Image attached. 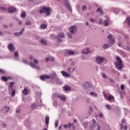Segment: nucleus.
I'll list each match as a JSON object with an SVG mask.
<instances>
[{
	"label": "nucleus",
	"instance_id": "nucleus-1",
	"mask_svg": "<svg viewBox=\"0 0 130 130\" xmlns=\"http://www.w3.org/2000/svg\"><path fill=\"white\" fill-rule=\"evenodd\" d=\"M51 12V8L50 7H43L42 10H40L39 13L42 14L43 13H46V16H50V12Z\"/></svg>",
	"mask_w": 130,
	"mask_h": 130
},
{
	"label": "nucleus",
	"instance_id": "nucleus-2",
	"mask_svg": "<svg viewBox=\"0 0 130 130\" xmlns=\"http://www.w3.org/2000/svg\"><path fill=\"white\" fill-rule=\"evenodd\" d=\"M95 60L96 63L99 64L100 66H101V64H102V62H103L104 60H105V58L101 57L99 55H97L95 57Z\"/></svg>",
	"mask_w": 130,
	"mask_h": 130
},
{
	"label": "nucleus",
	"instance_id": "nucleus-3",
	"mask_svg": "<svg viewBox=\"0 0 130 130\" xmlns=\"http://www.w3.org/2000/svg\"><path fill=\"white\" fill-rule=\"evenodd\" d=\"M23 62L25 64H29V66H30L31 68H32V69H36V64L33 63L32 61L29 63V61H28V60H26V59H23Z\"/></svg>",
	"mask_w": 130,
	"mask_h": 130
},
{
	"label": "nucleus",
	"instance_id": "nucleus-4",
	"mask_svg": "<svg viewBox=\"0 0 130 130\" xmlns=\"http://www.w3.org/2000/svg\"><path fill=\"white\" fill-rule=\"evenodd\" d=\"M115 66L118 71H121L123 66H122V62H115Z\"/></svg>",
	"mask_w": 130,
	"mask_h": 130
},
{
	"label": "nucleus",
	"instance_id": "nucleus-5",
	"mask_svg": "<svg viewBox=\"0 0 130 130\" xmlns=\"http://www.w3.org/2000/svg\"><path fill=\"white\" fill-rule=\"evenodd\" d=\"M69 31L72 34L75 35L77 33V26L73 25L69 28Z\"/></svg>",
	"mask_w": 130,
	"mask_h": 130
},
{
	"label": "nucleus",
	"instance_id": "nucleus-6",
	"mask_svg": "<svg viewBox=\"0 0 130 130\" xmlns=\"http://www.w3.org/2000/svg\"><path fill=\"white\" fill-rule=\"evenodd\" d=\"M64 4L66 8H67L69 12L72 13L73 12V10L72 9V6H71V4H70V3H69V0L65 1Z\"/></svg>",
	"mask_w": 130,
	"mask_h": 130
},
{
	"label": "nucleus",
	"instance_id": "nucleus-7",
	"mask_svg": "<svg viewBox=\"0 0 130 130\" xmlns=\"http://www.w3.org/2000/svg\"><path fill=\"white\" fill-rule=\"evenodd\" d=\"M83 88L84 89H88V88H92V84L90 82H85L82 85Z\"/></svg>",
	"mask_w": 130,
	"mask_h": 130
},
{
	"label": "nucleus",
	"instance_id": "nucleus-8",
	"mask_svg": "<svg viewBox=\"0 0 130 130\" xmlns=\"http://www.w3.org/2000/svg\"><path fill=\"white\" fill-rule=\"evenodd\" d=\"M25 31V28H21V30L20 32H15L14 34L15 36L16 37H19V36H21V35H23V32Z\"/></svg>",
	"mask_w": 130,
	"mask_h": 130
},
{
	"label": "nucleus",
	"instance_id": "nucleus-9",
	"mask_svg": "<svg viewBox=\"0 0 130 130\" xmlns=\"http://www.w3.org/2000/svg\"><path fill=\"white\" fill-rule=\"evenodd\" d=\"M61 73L62 74L63 77H65V78H70L71 77V75L65 71H61Z\"/></svg>",
	"mask_w": 130,
	"mask_h": 130
},
{
	"label": "nucleus",
	"instance_id": "nucleus-10",
	"mask_svg": "<svg viewBox=\"0 0 130 130\" xmlns=\"http://www.w3.org/2000/svg\"><path fill=\"white\" fill-rule=\"evenodd\" d=\"M49 79H56V81H59V79L57 77H56V74L54 73L53 74H51L50 76H49Z\"/></svg>",
	"mask_w": 130,
	"mask_h": 130
},
{
	"label": "nucleus",
	"instance_id": "nucleus-11",
	"mask_svg": "<svg viewBox=\"0 0 130 130\" xmlns=\"http://www.w3.org/2000/svg\"><path fill=\"white\" fill-rule=\"evenodd\" d=\"M45 79H49V75H44L41 76H40V79L42 81H45Z\"/></svg>",
	"mask_w": 130,
	"mask_h": 130
},
{
	"label": "nucleus",
	"instance_id": "nucleus-12",
	"mask_svg": "<svg viewBox=\"0 0 130 130\" xmlns=\"http://www.w3.org/2000/svg\"><path fill=\"white\" fill-rule=\"evenodd\" d=\"M8 49L10 50V51H14L15 50V48L14 47V45L12 43H10L8 45Z\"/></svg>",
	"mask_w": 130,
	"mask_h": 130
},
{
	"label": "nucleus",
	"instance_id": "nucleus-13",
	"mask_svg": "<svg viewBox=\"0 0 130 130\" xmlns=\"http://www.w3.org/2000/svg\"><path fill=\"white\" fill-rule=\"evenodd\" d=\"M8 12L9 13H15L16 12V9L13 7H10L8 9Z\"/></svg>",
	"mask_w": 130,
	"mask_h": 130
},
{
	"label": "nucleus",
	"instance_id": "nucleus-14",
	"mask_svg": "<svg viewBox=\"0 0 130 130\" xmlns=\"http://www.w3.org/2000/svg\"><path fill=\"white\" fill-rule=\"evenodd\" d=\"M58 98L60 99L61 101H66V100L67 99V98H66V96L63 95H60V94H59V96H58Z\"/></svg>",
	"mask_w": 130,
	"mask_h": 130
},
{
	"label": "nucleus",
	"instance_id": "nucleus-15",
	"mask_svg": "<svg viewBox=\"0 0 130 130\" xmlns=\"http://www.w3.org/2000/svg\"><path fill=\"white\" fill-rule=\"evenodd\" d=\"M45 123H46V126H47V127H48V124L49 123V116H46L45 117Z\"/></svg>",
	"mask_w": 130,
	"mask_h": 130
},
{
	"label": "nucleus",
	"instance_id": "nucleus-16",
	"mask_svg": "<svg viewBox=\"0 0 130 130\" xmlns=\"http://www.w3.org/2000/svg\"><path fill=\"white\" fill-rule=\"evenodd\" d=\"M63 90L64 91H70L71 90V87L68 85H66L63 87Z\"/></svg>",
	"mask_w": 130,
	"mask_h": 130
},
{
	"label": "nucleus",
	"instance_id": "nucleus-17",
	"mask_svg": "<svg viewBox=\"0 0 130 130\" xmlns=\"http://www.w3.org/2000/svg\"><path fill=\"white\" fill-rule=\"evenodd\" d=\"M108 101H114V96L112 95H110L108 96Z\"/></svg>",
	"mask_w": 130,
	"mask_h": 130
},
{
	"label": "nucleus",
	"instance_id": "nucleus-18",
	"mask_svg": "<svg viewBox=\"0 0 130 130\" xmlns=\"http://www.w3.org/2000/svg\"><path fill=\"white\" fill-rule=\"evenodd\" d=\"M67 54H69V55H74L76 52L74 50H70L66 53Z\"/></svg>",
	"mask_w": 130,
	"mask_h": 130
},
{
	"label": "nucleus",
	"instance_id": "nucleus-19",
	"mask_svg": "<svg viewBox=\"0 0 130 130\" xmlns=\"http://www.w3.org/2000/svg\"><path fill=\"white\" fill-rule=\"evenodd\" d=\"M14 85V82H11L10 83L9 85L8 86V90H12L13 89V85Z\"/></svg>",
	"mask_w": 130,
	"mask_h": 130
},
{
	"label": "nucleus",
	"instance_id": "nucleus-20",
	"mask_svg": "<svg viewBox=\"0 0 130 130\" xmlns=\"http://www.w3.org/2000/svg\"><path fill=\"white\" fill-rule=\"evenodd\" d=\"M22 93H23V95H28V89L24 88L22 90Z\"/></svg>",
	"mask_w": 130,
	"mask_h": 130
},
{
	"label": "nucleus",
	"instance_id": "nucleus-21",
	"mask_svg": "<svg viewBox=\"0 0 130 130\" xmlns=\"http://www.w3.org/2000/svg\"><path fill=\"white\" fill-rule=\"evenodd\" d=\"M96 12L98 13H100V14H101V15H103V11L102 10L101 8H98Z\"/></svg>",
	"mask_w": 130,
	"mask_h": 130
},
{
	"label": "nucleus",
	"instance_id": "nucleus-22",
	"mask_svg": "<svg viewBox=\"0 0 130 130\" xmlns=\"http://www.w3.org/2000/svg\"><path fill=\"white\" fill-rule=\"evenodd\" d=\"M9 91H11V95L13 97H14V96H15V94H16V90H15V89H9Z\"/></svg>",
	"mask_w": 130,
	"mask_h": 130
},
{
	"label": "nucleus",
	"instance_id": "nucleus-23",
	"mask_svg": "<svg viewBox=\"0 0 130 130\" xmlns=\"http://www.w3.org/2000/svg\"><path fill=\"white\" fill-rule=\"evenodd\" d=\"M89 94L90 96H92V97H97L98 95L96 93H95L94 92H89Z\"/></svg>",
	"mask_w": 130,
	"mask_h": 130
},
{
	"label": "nucleus",
	"instance_id": "nucleus-24",
	"mask_svg": "<svg viewBox=\"0 0 130 130\" xmlns=\"http://www.w3.org/2000/svg\"><path fill=\"white\" fill-rule=\"evenodd\" d=\"M41 29H46L47 28V24H42L40 26Z\"/></svg>",
	"mask_w": 130,
	"mask_h": 130
},
{
	"label": "nucleus",
	"instance_id": "nucleus-25",
	"mask_svg": "<svg viewBox=\"0 0 130 130\" xmlns=\"http://www.w3.org/2000/svg\"><path fill=\"white\" fill-rule=\"evenodd\" d=\"M58 96H59V94L57 93H54L52 94V98L53 99H55L56 97L58 98Z\"/></svg>",
	"mask_w": 130,
	"mask_h": 130
},
{
	"label": "nucleus",
	"instance_id": "nucleus-26",
	"mask_svg": "<svg viewBox=\"0 0 130 130\" xmlns=\"http://www.w3.org/2000/svg\"><path fill=\"white\" fill-rule=\"evenodd\" d=\"M41 43H42V44H44V45H46L47 44V42H46V40L44 39H42L41 40Z\"/></svg>",
	"mask_w": 130,
	"mask_h": 130
},
{
	"label": "nucleus",
	"instance_id": "nucleus-27",
	"mask_svg": "<svg viewBox=\"0 0 130 130\" xmlns=\"http://www.w3.org/2000/svg\"><path fill=\"white\" fill-rule=\"evenodd\" d=\"M108 47H109V44H104L103 46L104 49H107Z\"/></svg>",
	"mask_w": 130,
	"mask_h": 130
},
{
	"label": "nucleus",
	"instance_id": "nucleus-28",
	"mask_svg": "<svg viewBox=\"0 0 130 130\" xmlns=\"http://www.w3.org/2000/svg\"><path fill=\"white\" fill-rule=\"evenodd\" d=\"M58 36L60 38H64V33H63V32H60L58 34Z\"/></svg>",
	"mask_w": 130,
	"mask_h": 130
},
{
	"label": "nucleus",
	"instance_id": "nucleus-29",
	"mask_svg": "<svg viewBox=\"0 0 130 130\" xmlns=\"http://www.w3.org/2000/svg\"><path fill=\"white\" fill-rule=\"evenodd\" d=\"M115 42V41L114 40V39H110L109 40V43L110 44H111V45H113V44H114V43Z\"/></svg>",
	"mask_w": 130,
	"mask_h": 130
},
{
	"label": "nucleus",
	"instance_id": "nucleus-30",
	"mask_svg": "<svg viewBox=\"0 0 130 130\" xmlns=\"http://www.w3.org/2000/svg\"><path fill=\"white\" fill-rule=\"evenodd\" d=\"M116 59H117V61L115 62H122V61L121 60V58L119 57V56H117L116 57Z\"/></svg>",
	"mask_w": 130,
	"mask_h": 130
},
{
	"label": "nucleus",
	"instance_id": "nucleus-31",
	"mask_svg": "<svg viewBox=\"0 0 130 130\" xmlns=\"http://www.w3.org/2000/svg\"><path fill=\"white\" fill-rule=\"evenodd\" d=\"M33 61H34V63H33L34 64H36V66H37V64H38L39 63V61L36 58L34 59Z\"/></svg>",
	"mask_w": 130,
	"mask_h": 130
},
{
	"label": "nucleus",
	"instance_id": "nucleus-32",
	"mask_svg": "<svg viewBox=\"0 0 130 130\" xmlns=\"http://www.w3.org/2000/svg\"><path fill=\"white\" fill-rule=\"evenodd\" d=\"M94 126L95 124H91V125L89 126V128L90 130H93Z\"/></svg>",
	"mask_w": 130,
	"mask_h": 130
},
{
	"label": "nucleus",
	"instance_id": "nucleus-33",
	"mask_svg": "<svg viewBox=\"0 0 130 130\" xmlns=\"http://www.w3.org/2000/svg\"><path fill=\"white\" fill-rule=\"evenodd\" d=\"M37 107V105L36 104H32L31 106V109H35Z\"/></svg>",
	"mask_w": 130,
	"mask_h": 130
},
{
	"label": "nucleus",
	"instance_id": "nucleus-34",
	"mask_svg": "<svg viewBox=\"0 0 130 130\" xmlns=\"http://www.w3.org/2000/svg\"><path fill=\"white\" fill-rule=\"evenodd\" d=\"M67 37L68 38H73V35H72V34L70 33V32H67Z\"/></svg>",
	"mask_w": 130,
	"mask_h": 130
},
{
	"label": "nucleus",
	"instance_id": "nucleus-35",
	"mask_svg": "<svg viewBox=\"0 0 130 130\" xmlns=\"http://www.w3.org/2000/svg\"><path fill=\"white\" fill-rule=\"evenodd\" d=\"M2 79L3 81H4V82H7V81H8V78H7L5 76H2Z\"/></svg>",
	"mask_w": 130,
	"mask_h": 130
},
{
	"label": "nucleus",
	"instance_id": "nucleus-36",
	"mask_svg": "<svg viewBox=\"0 0 130 130\" xmlns=\"http://www.w3.org/2000/svg\"><path fill=\"white\" fill-rule=\"evenodd\" d=\"M106 108H107V109L108 110H111V107L110 106V105L107 104L106 105Z\"/></svg>",
	"mask_w": 130,
	"mask_h": 130
},
{
	"label": "nucleus",
	"instance_id": "nucleus-37",
	"mask_svg": "<svg viewBox=\"0 0 130 130\" xmlns=\"http://www.w3.org/2000/svg\"><path fill=\"white\" fill-rule=\"evenodd\" d=\"M101 75L104 79H107V75L104 73H101Z\"/></svg>",
	"mask_w": 130,
	"mask_h": 130
},
{
	"label": "nucleus",
	"instance_id": "nucleus-38",
	"mask_svg": "<svg viewBox=\"0 0 130 130\" xmlns=\"http://www.w3.org/2000/svg\"><path fill=\"white\" fill-rule=\"evenodd\" d=\"M21 17L22 18V19H24V18L26 17V13L23 12L21 14Z\"/></svg>",
	"mask_w": 130,
	"mask_h": 130
},
{
	"label": "nucleus",
	"instance_id": "nucleus-39",
	"mask_svg": "<svg viewBox=\"0 0 130 130\" xmlns=\"http://www.w3.org/2000/svg\"><path fill=\"white\" fill-rule=\"evenodd\" d=\"M104 25L106 26V27H107L108 25H109V23H108V21L107 20H104Z\"/></svg>",
	"mask_w": 130,
	"mask_h": 130
},
{
	"label": "nucleus",
	"instance_id": "nucleus-40",
	"mask_svg": "<svg viewBox=\"0 0 130 130\" xmlns=\"http://www.w3.org/2000/svg\"><path fill=\"white\" fill-rule=\"evenodd\" d=\"M14 56H15V57L19 56V52L18 51L14 52Z\"/></svg>",
	"mask_w": 130,
	"mask_h": 130
},
{
	"label": "nucleus",
	"instance_id": "nucleus-41",
	"mask_svg": "<svg viewBox=\"0 0 130 130\" xmlns=\"http://www.w3.org/2000/svg\"><path fill=\"white\" fill-rule=\"evenodd\" d=\"M0 73L1 74H6V71H5L4 70H3L2 69H0Z\"/></svg>",
	"mask_w": 130,
	"mask_h": 130
},
{
	"label": "nucleus",
	"instance_id": "nucleus-42",
	"mask_svg": "<svg viewBox=\"0 0 130 130\" xmlns=\"http://www.w3.org/2000/svg\"><path fill=\"white\" fill-rule=\"evenodd\" d=\"M25 24L26 26H29L30 25H32V23L30 22L29 21H26Z\"/></svg>",
	"mask_w": 130,
	"mask_h": 130
},
{
	"label": "nucleus",
	"instance_id": "nucleus-43",
	"mask_svg": "<svg viewBox=\"0 0 130 130\" xmlns=\"http://www.w3.org/2000/svg\"><path fill=\"white\" fill-rule=\"evenodd\" d=\"M99 24L100 25H102V24H103V21L102 20V18L99 19Z\"/></svg>",
	"mask_w": 130,
	"mask_h": 130
},
{
	"label": "nucleus",
	"instance_id": "nucleus-44",
	"mask_svg": "<svg viewBox=\"0 0 130 130\" xmlns=\"http://www.w3.org/2000/svg\"><path fill=\"white\" fill-rule=\"evenodd\" d=\"M50 60H51V61H54V60H55V58L54 57H50Z\"/></svg>",
	"mask_w": 130,
	"mask_h": 130
},
{
	"label": "nucleus",
	"instance_id": "nucleus-45",
	"mask_svg": "<svg viewBox=\"0 0 130 130\" xmlns=\"http://www.w3.org/2000/svg\"><path fill=\"white\" fill-rule=\"evenodd\" d=\"M89 52H90V51L85 52L84 51H82L81 52V53H82L83 54H88V53H89Z\"/></svg>",
	"mask_w": 130,
	"mask_h": 130
},
{
	"label": "nucleus",
	"instance_id": "nucleus-46",
	"mask_svg": "<svg viewBox=\"0 0 130 130\" xmlns=\"http://www.w3.org/2000/svg\"><path fill=\"white\" fill-rule=\"evenodd\" d=\"M33 58H34V56H33V55H29V59H30V60H32Z\"/></svg>",
	"mask_w": 130,
	"mask_h": 130
},
{
	"label": "nucleus",
	"instance_id": "nucleus-47",
	"mask_svg": "<svg viewBox=\"0 0 130 130\" xmlns=\"http://www.w3.org/2000/svg\"><path fill=\"white\" fill-rule=\"evenodd\" d=\"M57 104V102H56V101H55L53 103V106H56Z\"/></svg>",
	"mask_w": 130,
	"mask_h": 130
},
{
	"label": "nucleus",
	"instance_id": "nucleus-48",
	"mask_svg": "<svg viewBox=\"0 0 130 130\" xmlns=\"http://www.w3.org/2000/svg\"><path fill=\"white\" fill-rule=\"evenodd\" d=\"M86 101L87 103H88V104L91 103V101H90V99H89L88 98H86Z\"/></svg>",
	"mask_w": 130,
	"mask_h": 130
},
{
	"label": "nucleus",
	"instance_id": "nucleus-49",
	"mask_svg": "<svg viewBox=\"0 0 130 130\" xmlns=\"http://www.w3.org/2000/svg\"><path fill=\"white\" fill-rule=\"evenodd\" d=\"M82 10H83V11H86L87 10V7H86V6L84 5L82 7Z\"/></svg>",
	"mask_w": 130,
	"mask_h": 130
},
{
	"label": "nucleus",
	"instance_id": "nucleus-50",
	"mask_svg": "<svg viewBox=\"0 0 130 130\" xmlns=\"http://www.w3.org/2000/svg\"><path fill=\"white\" fill-rule=\"evenodd\" d=\"M68 128H71L72 127V123H70L68 125H67Z\"/></svg>",
	"mask_w": 130,
	"mask_h": 130
},
{
	"label": "nucleus",
	"instance_id": "nucleus-51",
	"mask_svg": "<svg viewBox=\"0 0 130 130\" xmlns=\"http://www.w3.org/2000/svg\"><path fill=\"white\" fill-rule=\"evenodd\" d=\"M90 21H91L92 23H94V22L96 21V20L91 18H90Z\"/></svg>",
	"mask_w": 130,
	"mask_h": 130
},
{
	"label": "nucleus",
	"instance_id": "nucleus-52",
	"mask_svg": "<svg viewBox=\"0 0 130 130\" xmlns=\"http://www.w3.org/2000/svg\"><path fill=\"white\" fill-rule=\"evenodd\" d=\"M58 126V121H56L55 123V127H57Z\"/></svg>",
	"mask_w": 130,
	"mask_h": 130
},
{
	"label": "nucleus",
	"instance_id": "nucleus-53",
	"mask_svg": "<svg viewBox=\"0 0 130 130\" xmlns=\"http://www.w3.org/2000/svg\"><path fill=\"white\" fill-rule=\"evenodd\" d=\"M124 85L121 84V90H124Z\"/></svg>",
	"mask_w": 130,
	"mask_h": 130
},
{
	"label": "nucleus",
	"instance_id": "nucleus-54",
	"mask_svg": "<svg viewBox=\"0 0 130 130\" xmlns=\"http://www.w3.org/2000/svg\"><path fill=\"white\" fill-rule=\"evenodd\" d=\"M5 108H6V110H7V111H9L11 109L9 107L7 106H5Z\"/></svg>",
	"mask_w": 130,
	"mask_h": 130
},
{
	"label": "nucleus",
	"instance_id": "nucleus-55",
	"mask_svg": "<svg viewBox=\"0 0 130 130\" xmlns=\"http://www.w3.org/2000/svg\"><path fill=\"white\" fill-rule=\"evenodd\" d=\"M108 38H109V39H112V35H109L108 36Z\"/></svg>",
	"mask_w": 130,
	"mask_h": 130
},
{
	"label": "nucleus",
	"instance_id": "nucleus-56",
	"mask_svg": "<svg viewBox=\"0 0 130 130\" xmlns=\"http://www.w3.org/2000/svg\"><path fill=\"white\" fill-rule=\"evenodd\" d=\"M112 73H113V74H116V71L114 69H112Z\"/></svg>",
	"mask_w": 130,
	"mask_h": 130
},
{
	"label": "nucleus",
	"instance_id": "nucleus-57",
	"mask_svg": "<svg viewBox=\"0 0 130 130\" xmlns=\"http://www.w3.org/2000/svg\"><path fill=\"white\" fill-rule=\"evenodd\" d=\"M49 60H50V57H48L46 58V61H49Z\"/></svg>",
	"mask_w": 130,
	"mask_h": 130
},
{
	"label": "nucleus",
	"instance_id": "nucleus-58",
	"mask_svg": "<svg viewBox=\"0 0 130 130\" xmlns=\"http://www.w3.org/2000/svg\"><path fill=\"white\" fill-rule=\"evenodd\" d=\"M92 123H93L92 124H94V125H95V124H96V121H95V119H93L92 120Z\"/></svg>",
	"mask_w": 130,
	"mask_h": 130
},
{
	"label": "nucleus",
	"instance_id": "nucleus-59",
	"mask_svg": "<svg viewBox=\"0 0 130 130\" xmlns=\"http://www.w3.org/2000/svg\"><path fill=\"white\" fill-rule=\"evenodd\" d=\"M109 81L111 82V83H114V80L112 79H110Z\"/></svg>",
	"mask_w": 130,
	"mask_h": 130
},
{
	"label": "nucleus",
	"instance_id": "nucleus-60",
	"mask_svg": "<svg viewBox=\"0 0 130 130\" xmlns=\"http://www.w3.org/2000/svg\"><path fill=\"white\" fill-rule=\"evenodd\" d=\"M120 129H122V128H123V124H121L120 125Z\"/></svg>",
	"mask_w": 130,
	"mask_h": 130
},
{
	"label": "nucleus",
	"instance_id": "nucleus-61",
	"mask_svg": "<svg viewBox=\"0 0 130 130\" xmlns=\"http://www.w3.org/2000/svg\"><path fill=\"white\" fill-rule=\"evenodd\" d=\"M57 41H58V42H61L62 40L60 38H57Z\"/></svg>",
	"mask_w": 130,
	"mask_h": 130
},
{
	"label": "nucleus",
	"instance_id": "nucleus-62",
	"mask_svg": "<svg viewBox=\"0 0 130 130\" xmlns=\"http://www.w3.org/2000/svg\"><path fill=\"white\" fill-rule=\"evenodd\" d=\"M99 116L100 117H103V114H102V113H100Z\"/></svg>",
	"mask_w": 130,
	"mask_h": 130
},
{
	"label": "nucleus",
	"instance_id": "nucleus-63",
	"mask_svg": "<svg viewBox=\"0 0 130 130\" xmlns=\"http://www.w3.org/2000/svg\"><path fill=\"white\" fill-rule=\"evenodd\" d=\"M118 46H119L120 47H121V42H118Z\"/></svg>",
	"mask_w": 130,
	"mask_h": 130
},
{
	"label": "nucleus",
	"instance_id": "nucleus-64",
	"mask_svg": "<svg viewBox=\"0 0 130 130\" xmlns=\"http://www.w3.org/2000/svg\"><path fill=\"white\" fill-rule=\"evenodd\" d=\"M124 130H127V126L125 125L124 126Z\"/></svg>",
	"mask_w": 130,
	"mask_h": 130
}]
</instances>
